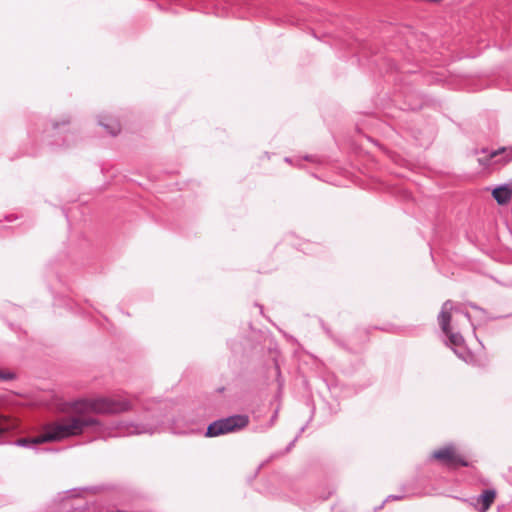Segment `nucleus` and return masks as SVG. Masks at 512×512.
<instances>
[{"label": "nucleus", "instance_id": "f257e3e1", "mask_svg": "<svg viewBox=\"0 0 512 512\" xmlns=\"http://www.w3.org/2000/svg\"><path fill=\"white\" fill-rule=\"evenodd\" d=\"M134 403L124 396L81 399L72 404V412L45 425L41 440L61 441L85 432L104 433V426L90 413L117 414L132 409Z\"/></svg>", "mask_w": 512, "mask_h": 512}, {"label": "nucleus", "instance_id": "f03ea898", "mask_svg": "<svg viewBox=\"0 0 512 512\" xmlns=\"http://www.w3.org/2000/svg\"><path fill=\"white\" fill-rule=\"evenodd\" d=\"M453 309V304L450 300H447L443 305L442 309L438 315V322L441 327L443 333L448 337L447 344L453 349L455 354L464 360L468 361L470 357L469 353L466 351L464 347V339L461 334L452 332L450 328L451 321V310Z\"/></svg>", "mask_w": 512, "mask_h": 512}, {"label": "nucleus", "instance_id": "7ed1b4c3", "mask_svg": "<svg viewBox=\"0 0 512 512\" xmlns=\"http://www.w3.org/2000/svg\"><path fill=\"white\" fill-rule=\"evenodd\" d=\"M249 424V417L245 414L231 415L218 419L207 427L206 437H217L228 433H235L243 430Z\"/></svg>", "mask_w": 512, "mask_h": 512}, {"label": "nucleus", "instance_id": "20e7f679", "mask_svg": "<svg viewBox=\"0 0 512 512\" xmlns=\"http://www.w3.org/2000/svg\"><path fill=\"white\" fill-rule=\"evenodd\" d=\"M163 423L164 420L162 416L153 415V421L151 423H121L118 427L119 432L113 433L112 435L154 434L160 431Z\"/></svg>", "mask_w": 512, "mask_h": 512}, {"label": "nucleus", "instance_id": "39448f33", "mask_svg": "<svg viewBox=\"0 0 512 512\" xmlns=\"http://www.w3.org/2000/svg\"><path fill=\"white\" fill-rule=\"evenodd\" d=\"M432 458L440 461L442 464L450 468H456L458 466L466 467L468 462L456 452L453 445H447L440 448L432 453Z\"/></svg>", "mask_w": 512, "mask_h": 512}, {"label": "nucleus", "instance_id": "423d86ee", "mask_svg": "<svg viewBox=\"0 0 512 512\" xmlns=\"http://www.w3.org/2000/svg\"><path fill=\"white\" fill-rule=\"evenodd\" d=\"M80 490L72 489L66 491V495L60 502V507L57 512H83L86 509L87 502L75 503L74 498L80 497Z\"/></svg>", "mask_w": 512, "mask_h": 512}, {"label": "nucleus", "instance_id": "0eeeda50", "mask_svg": "<svg viewBox=\"0 0 512 512\" xmlns=\"http://www.w3.org/2000/svg\"><path fill=\"white\" fill-rule=\"evenodd\" d=\"M495 497V490L486 489L478 497L472 499L471 505H473L478 512H486L494 502Z\"/></svg>", "mask_w": 512, "mask_h": 512}, {"label": "nucleus", "instance_id": "6e6552de", "mask_svg": "<svg viewBox=\"0 0 512 512\" xmlns=\"http://www.w3.org/2000/svg\"><path fill=\"white\" fill-rule=\"evenodd\" d=\"M492 196L498 204H506L511 199L512 189L509 185L499 186L492 191Z\"/></svg>", "mask_w": 512, "mask_h": 512}, {"label": "nucleus", "instance_id": "1a4fd4ad", "mask_svg": "<svg viewBox=\"0 0 512 512\" xmlns=\"http://www.w3.org/2000/svg\"><path fill=\"white\" fill-rule=\"evenodd\" d=\"M99 125L105 128L108 134L115 136L120 132L118 120L111 117H100Z\"/></svg>", "mask_w": 512, "mask_h": 512}, {"label": "nucleus", "instance_id": "9d476101", "mask_svg": "<svg viewBox=\"0 0 512 512\" xmlns=\"http://www.w3.org/2000/svg\"><path fill=\"white\" fill-rule=\"evenodd\" d=\"M46 440H41V435H38L33 438H21L14 442L16 446L25 447V448H34L36 445L45 443Z\"/></svg>", "mask_w": 512, "mask_h": 512}, {"label": "nucleus", "instance_id": "9b49d317", "mask_svg": "<svg viewBox=\"0 0 512 512\" xmlns=\"http://www.w3.org/2000/svg\"><path fill=\"white\" fill-rule=\"evenodd\" d=\"M15 428V424L4 415H0V436Z\"/></svg>", "mask_w": 512, "mask_h": 512}, {"label": "nucleus", "instance_id": "f8f14e48", "mask_svg": "<svg viewBox=\"0 0 512 512\" xmlns=\"http://www.w3.org/2000/svg\"><path fill=\"white\" fill-rule=\"evenodd\" d=\"M504 151H505L504 148L494 150V151H488L487 149H483L482 153L485 154V158H479L478 160L481 164H487L488 160L495 158L498 154H500Z\"/></svg>", "mask_w": 512, "mask_h": 512}, {"label": "nucleus", "instance_id": "ddd939ff", "mask_svg": "<svg viewBox=\"0 0 512 512\" xmlns=\"http://www.w3.org/2000/svg\"><path fill=\"white\" fill-rule=\"evenodd\" d=\"M13 378H14L13 373L0 371V381L12 380Z\"/></svg>", "mask_w": 512, "mask_h": 512}, {"label": "nucleus", "instance_id": "4468645a", "mask_svg": "<svg viewBox=\"0 0 512 512\" xmlns=\"http://www.w3.org/2000/svg\"><path fill=\"white\" fill-rule=\"evenodd\" d=\"M75 138V135L73 133H68L65 138H64V141H63V144L64 146H69L70 145V140H74Z\"/></svg>", "mask_w": 512, "mask_h": 512}, {"label": "nucleus", "instance_id": "2eb2a0df", "mask_svg": "<svg viewBox=\"0 0 512 512\" xmlns=\"http://www.w3.org/2000/svg\"><path fill=\"white\" fill-rule=\"evenodd\" d=\"M284 161H285L286 163H288V164H291V165L300 166V163H299V162H300V160H298V159L294 160V159H292V158H290V157H285V158H284Z\"/></svg>", "mask_w": 512, "mask_h": 512}, {"label": "nucleus", "instance_id": "dca6fc26", "mask_svg": "<svg viewBox=\"0 0 512 512\" xmlns=\"http://www.w3.org/2000/svg\"><path fill=\"white\" fill-rule=\"evenodd\" d=\"M304 429H305V427H302V428L300 429L299 434H298V435L294 438V440H293V441L288 445L287 450H290V449L294 446L295 442L297 441V439H298V437L300 436V434L304 431Z\"/></svg>", "mask_w": 512, "mask_h": 512}, {"label": "nucleus", "instance_id": "f3484780", "mask_svg": "<svg viewBox=\"0 0 512 512\" xmlns=\"http://www.w3.org/2000/svg\"><path fill=\"white\" fill-rule=\"evenodd\" d=\"M404 497H405L404 495H389L387 497V500H401Z\"/></svg>", "mask_w": 512, "mask_h": 512}, {"label": "nucleus", "instance_id": "a211bd4d", "mask_svg": "<svg viewBox=\"0 0 512 512\" xmlns=\"http://www.w3.org/2000/svg\"><path fill=\"white\" fill-rule=\"evenodd\" d=\"M303 159L306 160V161H314V157L310 156V155L304 156Z\"/></svg>", "mask_w": 512, "mask_h": 512}, {"label": "nucleus", "instance_id": "6ab92c4d", "mask_svg": "<svg viewBox=\"0 0 512 512\" xmlns=\"http://www.w3.org/2000/svg\"><path fill=\"white\" fill-rule=\"evenodd\" d=\"M276 417H277V412H275V414L273 415V417H272V419H271V422H270L269 427H271V426L273 425V423H274V421H275Z\"/></svg>", "mask_w": 512, "mask_h": 512}, {"label": "nucleus", "instance_id": "aec40b11", "mask_svg": "<svg viewBox=\"0 0 512 512\" xmlns=\"http://www.w3.org/2000/svg\"><path fill=\"white\" fill-rule=\"evenodd\" d=\"M53 128H54L55 130H59V128H60V124H59L58 122L54 123V124H53Z\"/></svg>", "mask_w": 512, "mask_h": 512}, {"label": "nucleus", "instance_id": "412c9836", "mask_svg": "<svg viewBox=\"0 0 512 512\" xmlns=\"http://www.w3.org/2000/svg\"><path fill=\"white\" fill-rule=\"evenodd\" d=\"M470 307L473 309L481 310L476 304H470Z\"/></svg>", "mask_w": 512, "mask_h": 512}, {"label": "nucleus", "instance_id": "4be33fe9", "mask_svg": "<svg viewBox=\"0 0 512 512\" xmlns=\"http://www.w3.org/2000/svg\"><path fill=\"white\" fill-rule=\"evenodd\" d=\"M464 316L467 318L468 321H470V314L468 312H465Z\"/></svg>", "mask_w": 512, "mask_h": 512}, {"label": "nucleus", "instance_id": "5701e85b", "mask_svg": "<svg viewBox=\"0 0 512 512\" xmlns=\"http://www.w3.org/2000/svg\"><path fill=\"white\" fill-rule=\"evenodd\" d=\"M65 124H68V121H64L61 123V125H65Z\"/></svg>", "mask_w": 512, "mask_h": 512}]
</instances>
